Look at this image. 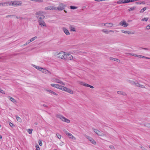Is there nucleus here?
<instances>
[{"label":"nucleus","instance_id":"56","mask_svg":"<svg viewBox=\"0 0 150 150\" xmlns=\"http://www.w3.org/2000/svg\"><path fill=\"white\" fill-rule=\"evenodd\" d=\"M140 147L142 149H144V148L142 146H140Z\"/></svg>","mask_w":150,"mask_h":150},{"label":"nucleus","instance_id":"18","mask_svg":"<svg viewBox=\"0 0 150 150\" xmlns=\"http://www.w3.org/2000/svg\"><path fill=\"white\" fill-rule=\"evenodd\" d=\"M63 30L64 33L67 35H68L70 34V33L68 30L66 28H63Z\"/></svg>","mask_w":150,"mask_h":150},{"label":"nucleus","instance_id":"57","mask_svg":"<svg viewBox=\"0 0 150 150\" xmlns=\"http://www.w3.org/2000/svg\"><path fill=\"white\" fill-rule=\"evenodd\" d=\"M114 31L113 30H110L109 31V32H114Z\"/></svg>","mask_w":150,"mask_h":150},{"label":"nucleus","instance_id":"49","mask_svg":"<svg viewBox=\"0 0 150 150\" xmlns=\"http://www.w3.org/2000/svg\"><path fill=\"white\" fill-rule=\"evenodd\" d=\"M109 147L111 149H113L114 148V146L112 145L110 146Z\"/></svg>","mask_w":150,"mask_h":150},{"label":"nucleus","instance_id":"55","mask_svg":"<svg viewBox=\"0 0 150 150\" xmlns=\"http://www.w3.org/2000/svg\"><path fill=\"white\" fill-rule=\"evenodd\" d=\"M63 144H64V143L63 142H62L61 143L59 144L61 146H62V145H63Z\"/></svg>","mask_w":150,"mask_h":150},{"label":"nucleus","instance_id":"12","mask_svg":"<svg viewBox=\"0 0 150 150\" xmlns=\"http://www.w3.org/2000/svg\"><path fill=\"white\" fill-rule=\"evenodd\" d=\"M64 91H66L68 93H69L71 94H73L74 93L73 91L71 89L68 88L67 87H64Z\"/></svg>","mask_w":150,"mask_h":150},{"label":"nucleus","instance_id":"23","mask_svg":"<svg viewBox=\"0 0 150 150\" xmlns=\"http://www.w3.org/2000/svg\"><path fill=\"white\" fill-rule=\"evenodd\" d=\"M8 2H5L4 3H0V6H6L8 5Z\"/></svg>","mask_w":150,"mask_h":150},{"label":"nucleus","instance_id":"20","mask_svg":"<svg viewBox=\"0 0 150 150\" xmlns=\"http://www.w3.org/2000/svg\"><path fill=\"white\" fill-rule=\"evenodd\" d=\"M138 0H124V3H128L130 2H132L137 1Z\"/></svg>","mask_w":150,"mask_h":150},{"label":"nucleus","instance_id":"13","mask_svg":"<svg viewBox=\"0 0 150 150\" xmlns=\"http://www.w3.org/2000/svg\"><path fill=\"white\" fill-rule=\"evenodd\" d=\"M56 8L55 7L51 6H48L45 8V10H56Z\"/></svg>","mask_w":150,"mask_h":150},{"label":"nucleus","instance_id":"64","mask_svg":"<svg viewBox=\"0 0 150 150\" xmlns=\"http://www.w3.org/2000/svg\"><path fill=\"white\" fill-rule=\"evenodd\" d=\"M149 147L150 148V146H149Z\"/></svg>","mask_w":150,"mask_h":150},{"label":"nucleus","instance_id":"47","mask_svg":"<svg viewBox=\"0 0 150 150\" xmlns=\"http://www.w3.org/2000/svg\"><path fill=\"white\" fill-rule=\"evenodd\" d=\"M39 144L40 146H42V141H39Z\"/></svg>","mask_w":150,"mask_h":150},{"label":"nucleus","instance_id":"8","mask_svg":"<svg viewBox=\"0 0 150 150\" xmlns=\"http://www.w3.org/2000/svg\"><path fill=\"white\" fill-rule=\"evenodd\" d=\"M40 71L42 72V73H44L46 74L50 75L51 74V73L49 71L44 68L42 67L41 70H40Z\"/></svg>","mask_w":150,"mask_h":150},{"label":"nucleus","instance_id":"3","mask_svg":"<svg viewBox=\"0 0 150 150\" xmlns=\"http://www.w3.org/2000/svg\"><path fill=\"white\" fill-rule=\"evenodd\" d=\"M9 5L11 4L15 6H21L22 3L21 1H13L11 2H8Z\"/></svg>","mask_w":150,"mask_h":150},{"label":"nucleus","instance_id":"39","mask_svg":"<svg viewBox=\"0 0 150 150\" xmlns=\"http://www.w3.org/2000/svg\"><path fill=\"white\" fill-rule=\"evenodd\" d=\"M136 4H144V2L143 1H139V2H137Z\"/></svg>","mask_w":150,"mask_h":150},{"label":"nucleus","instance_id":"58","mask_svg":"<svg viewBox=\"0 0 150 150\" xmlns=\"http://www.w3.org/2000/svg\"><path fill=\"white\" fill-rule=\"evenodd\" d=\"M90 87L91 88H94V87L93 86H91V85L90 86Z\"/></svg>","mask_w":150,"mask_h":150},{"label":"nucleus","instance_id":"30","mask_svg":"<svg viewBox=\"0 0 150 150\" xmlns=\"http://www.w3.org/2000/svg\"><path fill=\"white\" fill-rule=\"evenodd\" d=\"M69 28L70 30L71 31H76L75 28L72 26H70Z\"/></svg>","mask_w":150,"mask_h":150},{"label":"nucleus","instance_id":"22","mask_svg":"<svg viewBox=\"0 0 150 150\" xmlns=\"http://www.w3.org/2000/svg\"><path fill=\"white\" fill-rule=\"evenodd\" d=\"M8 98H9V99L13 103H15L16 102V100L14 98H13L11 97L10 96H8Z\"/></svg>","mask_w":150,"mask_h":150},{"label":"nucleus","instance_id":"32","mask_svg":"<svg viewBox=\"0 0 150 150\" xmlns=\"http://www.w3.org/2000/svg\"><path fill=\"white\" fill-rule=\"evenodd\" d=\"M37 38V36H35L31 39H30V41L31 42L36 39Z\"/></svg>","mask_w":150,"mask_h":150},{"label":"nucleus","instance_id":"45","mask_svg":"<svg viewBox=\"0 0 150 150\" xmlns=\"http://www.w3.org/2000/svg\"><path fill=\"white\" fill-rule=\"evenodd\" d=\"M16 18H17V19H20V20L23 19V18L21 17H18L17 16H16Z\"/></svg>","mask_w":150,"mask_h":150},{"label":"nucleus","instance_id":"36","mask_svg":"<svg viewBox=\"0 0 150 150\" xmlns=\"http://www.w3.org/2000/svg\"><path fill=\"white\" fill-rule=\"evenodd\" d=\"M70 9H75L77 8V7L76 6H70Z\"/></svg>","mask_w":150,"mask_h":150},{"label":"nucleus","instance_id":"1","mask_svg":"<svg viewBox=\"0 0 150 150\" xmlns=\"http://www.w3.org/2000/svg\"><path fill=\"white\" fill-rule=\"evenodd\" d=\"M127 81L132 85H134L137 87H140L142 88H145V86L142 85L140 84L138 82H135L134 81L130 80H127Z\"/></svg>","mask_w":150,"mask_h":150},{"label":"nucleus","instance_id":"61","mask_svg":"<svg viewBox=\"0 0 150 150\" xmlns=\"http://www.w3.org/2000/svg\"><path fill=\"white\" fill-rule=\"evenodd\" d=\"M2 138V137L1 135H0V139H1Z\"/></svg>","mask_w":150,"mask_h":150},{"label":"nucleus","instance_id":"50","mask_svg":"<svg viewBox=\"0 0 150 150\" xmlns=\"http://www.w3.org/2000/svg\"><path fill=\"white\" fill-rule=\"evenodd\" d=\"M132 56H134V57H137V56L138 55L135 54H132Z\"/></svg>","mask_w":150,"mask_h":150},{"label":"nucleus","instance_id":"14","mask_svg":"<svg viewBox=\"0 0 150 150\" xmlns=\"http://www.w3.org/2000/svg\"><path fill=\"white\" fill-rule=\"evenodd\" d=\"M66 135L68 136L70 138L72 139L75 140L76 139V138L74 137L69 132L66 133Z\"/></svg>","mask_w":150,"mask_h":150},{"label":"nucleus","instance_id":"44","mask_svg":"<svg viewBox=\"0 0 150 150\" xmlns=\"http://www.w3.org/2000/svg\"><path fill=\"white\" fill-rule=\"evenodd\" d=\"M148 20V18H144L143 19H142V21H147Z\"/></svg>","mask_w":150,"mask_h":150},{"label":"nucleus","instance_id":"48","mask_svg":"<svg viewBox=\"0 0 150 150\" xmlns=\"http://www.w3.org/2000/svg\"><path fill=\"white\" fill-rule=\"evenodd\" d=\"M146 28L148 30H149V29H150V25H147L146 26Z\"/></svg>","mask_w":150,"mask_h":150},{"label":"nucleus","instance_id":"9","mask_svg":"<svg viewBox=\"0 0 150 150\" xmlns=\"http://www.w3.org/2000/svg\"><path fill=\"white\" fill-rule=\"evenodd\" d=\"M86 137L88 139V140L91 142L93 144H96V141L94 140L91 137L86 136Z\"/></svg>","mask_w":150,"mask_h":150},{"label":"nucleus","instance_id":"26","mask_svg":"<svg viewBox=\"0 0 150 150\" xmlns=\"http://www.w3.org/2000/svg\"><path fill=\"white\" fill-rule=\"evenodd\" d=\"M16 118L17 119V120L20 122H22V120L21 118L18 117V116H16Z\"/></svg>","mask_w":150,"mask_h":150},{"label":"nucleus","instance_id":"37","mask_svg":"<svg viewBox=\"0 0 150 150\" xmlns=\"http://www.w3.org/2000/svg\"><path fill=\"white\" fill-rule=\"evenodd\" d=\"M32 131H33L32 129H29L28 130V132L29 134H31L32 133Z\"/></svg>","mask_w":150,"mask_h":150},{"label":"nucleus","instance_id":"42","mask_svg":"<svg viewBox=\"0 0 150 150\" xmlns=\"http://www.w3.org/2000/svg\"><path fill=\"white\" fill-rule=\"evenodd\" d=\"M51 85L54 87L56 88V84H51Z\"/></svg>","mask_w":150,"mask_h":150},{"label":"nucleus","instance_id":"31","mask_svg":"<svg viewBox=\"0 0 150 150\" xmlns=\"http://www.w3.org/2000/svg\"><path fill=\"white\" fill-rule=\"evenodd\" d=\"M117 4H124V0H119L118 1H117Z\"/></svg>","mask_w":150,"mask_h":150},{"label":"nucleus","instance_id":"51","mask_svg":"<svg viewBox=\"0 0 150 150\" xmlns=\"http://www.w3.org/2000/svg\"><path fill=\"white\" fill-rule=\"evenodd\" d=\"M0 92L2 93H4V91L2 90L0 88Z\"/></svg>","mask_w":150,"mask_h":150},{"label":"nucleus","instance_id":"54","mask_svg":"<svg viewBox=\"0 0 150 150\" xmlns=\"http://www.w3.org/2000/svg\"><path fill=\"white\" fill-rule=\"evenodd\" d=\"M142 55H138L137 57L139 58H141Z\"/></svg>","mask_w":150,"mask_h":150},{"label":"nucleus","instance_id":"63","mask_svg":"<svg viewBox=\"0 0 150 150\" xmlns=\"http://www.w3.org/2000/svg\"><path fill=\"white\" fill-rule=\"evenodd\" d=\"M40 2H42V0H40Z\"/></svg>","mask_w":150,"mask_h":150},{"label":"nucleus","instance_id":"28","mask_svg":"<svg viewBox=\"0 0 150 150\" xmlns=\"http://www.w3.org/2000/svg\"><path fill=\"white\" fill-rule=\"evenodd\" d=\"M136 6H133L132 7L130 8L128 10V11H133L134 10H135L136 9Z\"/></svg>","mask_w":150,"mask_h":150},{"label":"nucleus","instance_id":"15","mask_svg":"<svg viewBox=\"0 0 150 150\" xmlns=\"http://www.w3.org/2000/svg\"><path fill=\"white\" fill-rule=\"evenodd\" d=\"M104 25L107 27L110 28L112 27L113 26V24L111 23H104Z\"/></svg>","mask_w":150,"mask_h":150},{"label":"nucleus","instance_id":"60","mask_svg":"<svg viewBox=\"0 0 150 150\" xmlns=\"http://www.w3.org/2000/svg\"><path fill=\"white\" fill-rule=\"evenodd\" d=\"M28 45V44H27V43L26 42V43H25V44H24L23 45V46H26V45Z\"/></svg>","mask_w":150,"mask_h":150},{"label":"nucleus","instance_id":"2","mask_svg":"<svg viewBox=\"0 0 150 150\" xmlns=\"http://www.w3.org/2000/svg\"><path fill=\"white\" fill-rule=\"evenodd\" d=\"M57 117L59 119L62 121L67 123H69L70 122V120L64 117L62 115H57Z\"/></svg>","mask_w":150,"mask_h":150},{"label":"nucleus","instance_id":"16","mask_svg":"<svg viewBox=\"0 0 150 150\" xmlns=\"http://www.w3.org/2000/svg\"><path fill=\"white\" fill-rule=\"evenodd\" d=\"M45 91L49 92L50 94H51L52 95L53 94L54 95H56V93L55 92L51 90H48L46 88L45 89Z\"/></svg>","mask_w":150,"mask_h":150},{"label":"nucleus","instance_id":"11","mask_svg":"<svg viewBox=\"0 0 150 150\" xmlns=\"http://www.w3.org/2000/svg\"><path fill=\"white\" fill-rule=\"evenodd\" d=\"M64 5L62 4H60L58 7H57V9L59 11L62 10L64 9Z\"/></svg>","mask_w":150,"mask_h":150},{"label":"nucleus","instance_id":"5","mask_svg":"<svg viewBox=\"0 0 150 150\" xmlns=\"http://www.w3.org/2000/svg\"><path fill=\"white\" fill-rule=\"evenodd\" d=\"M93 129L94 132L99 136L103 137L105 135L103 132L102 131H100L98 130L94 129Z\"/></svg>","mask_w":150,"mask_h":150},{"label":"nucleus","instance_id":"59","mask_svg":"<svg viewBox=\"0 0 150 150\" xmlns=\"http://www.w3.org/2000/svg\"><path fill=\"white\" fill-rule=\"evenodd\" d=\"M42 106L44 107H46L47 106V105L45 104L42 105Z\"/></svg>","mask_w":150,"mask_h":150},{"label":"nucleus","instance_id":"6","mask_svg":"<svg viewBox=\"0 0 150 150\" xmlns=\"http://www.w3.org/2000/svg\"><path fill=\"white\" fill-rule=\"evenodd\" d=\"M38 22L39 23V25L40 26L42 27H46V25L44 21L41 20H38Z\"/></svg>","mask_w":150,"mask_h":150},{"label":"nucleus","instance_id":"17","mask_svg":"<svg viewBox=\"0 0 150 150\" xmlns=\"http://www.w3.org/2000/svg\"><path fill=\"white\" fill-rule=\"evenodd\" d=\"M65 87L63 86L62 85L57 84V88L61 90L64 91Z\"/></svg>","mask_w":150,"mask_h":150},{"label":"nucleus","instance_id":"52","mask_svg":"<svg viewBox=\"0 0 150 150\" xmlns=\"http://www.w3.org/2000/svg\"><path fill=\"white\" fill-rule=\"evenodd\" d=\"M31 42L30 41V40H29L26 42V43L28 44Z\"/></svg>","mask_w":150,"mask_h":150},{"label":"nucleus","instance_id":"62","mask_svg":"<svg viewBox=\"0 0 150 150\" xmlns=\"http://www.w3.org/2000/svg\"><path fill=\"white\" fill-rule=\"evenodd\" d=\"M35 125H37V122L35 123Z\"/></svg>","mask_w":150,"mask_h":150},{"label":"nucleus","instance_id":"27","mask_svg":"<svg viewBox=\"0 0 150 150\" xmlns=\"http://www.w3.org/2000/svg\"><path fill=\"white\" fill-rule=\"evenodd\" d=\"M122 32L123 33H125V34H130L131 33H130L129 31H125L124 30H122Z\"/></svg>","mask_w":150,"mask_h":150},{"label":"nucleus","instance_id":"38","mask_svg":"<svg viewBox=\"0 0 150 150\" xmlns=\"http://www.w3.org/2000/svg\"><path fill=\"white\" fill-rule=\"evenodd\" d=\"M9 125L11 127H13L14 126V125L11 122H10L9 123Z\"/></svg>","mask_w":150,"mask_h":150},{"label":"nucleus","instance_id":"24","mask_svg":"<svg viewBox=\"0 0 150 150\" xmlns=\"http://www.w3.org/2000/svg\"><path fill=\"white\" fill-rule=\"evenodd\" d=\"M57 83H59L63 85H65V83H64L62 81H60V80L58 79L57 78Z\"/></svg>","mask_w":150,"mask_h":150},{"label":"nucleus","instance_id":"41","mask_svg":"<svg viewBox=\"0 0 150 150\" xmlns=\"http://www.w3.org/2000/svg\"><path fill=\"white\" fill-rule=\"evenodd\" d=\"M57 137L59 139H60L61 138V136L59 134H57Z\"/></svg>","mask_w":150,"mask_h":150},{"label":"nucleus","instance_id":"46","mask_svg":"<svg viewBox=\"0 0 150 150\" xmlns=\"http://www.w3.org/2000/svg\"><path fill=\"white\" fill-rule=\"evenodd\" d=\"M36 148L37 150H40V148L38 145L36 146Z\"/></svg>","mask_w":150,"mask_h":150},{"label":"nucleus","instance_id":"40","mask_svg":"<svg viewBox=\"0 0 150 150\" xmlns=\"http://www.w3.org/2000/svg\"><path fill=\"white\" fill-rule=\"evenodd\" d=\"M15 16L14 15H8L6 16V18H8V17H11L12 16Z\"/></svg>","mask_w":150,"mask_h":150},{"label":"nucleus","instance_id":"33","mask_svg":"<svg viewBox=\"0 0 150 150\" xmlns=\"http://www.w3.org/2000/svg\"><path fill=\"white\" fill-rule=\"evenodd\" d=\"M110 59L111 60H114L116 61H117L118 60H119L118 59H117L114 58L113 57H110Z\"/></svg>","mask_w":150,"mask_h":150},{"label":"nucleus","instance_id":"21","mask_svg":"<svg viewBox=\"0 0 150 150\" xmlns=\"http://www.w3.org/2000/svg\"><path fill=\"white\" fill-rule=\"evenodd\" d=\"M32 66L34 68H35L37 69L40 71L42 67L38 66H37L35 65L32 64Z\"/></svg>","mask_w":150,"mask_h":150},{"label":"nucleus","instance_id":"25","mask_svg":"<svg viewBox=\"0 0 150 150\" xmlns=\"http://www.w3.org/2000/svg\"><path fill=\"white\" fill-rule=\"evenodd\" d=\"M80 84L81 85H83V86H87V87H90V85L89 84H87L85 83H84L83 82H81V83Z\"/></svg>","mask_w":150,"mask_h":150},{"label":"nucleus","instance_id":"7","mask_svg":"<svg viewBox=\"0 0 150 150\" xmlns=\"http://www.w3.org/2000/svg\"><path fill=\"white\" fill-rule=\"evenodd\" d=\"M65 52H61L58 54L57 57L58 58L64 59Z\"/></svg>","mask_w":150,"mask_h":150},{"label":"nucleus","instance_id":"4","mask_svg":"<svg viewBox=\"0 0 150 150\" xmlns=\"http://www.w3.org/2000/svg\"><path fill=\"white\" fill-rule=\"evenodd\" d=\"M64 57V59L66 60H71L73 58V57L71 54L65 52Z\"/></svg>","mask_w":150,"mask_h":150},{"label":"nucleus","instance_id":"29","mask_svg":"<svg viewBox=\"0 0 150 150\" xmlns=\"http://www.w3.org/2000/svg\"><path fill=\"white\" fill-rule=\"evenodd\" d=\"M117 93L118 94L122 95L123 96H125L126 95V93L125 92L121 91H117Z\"/></svg>","mask_w":150,"mask_h":150},{"label":"nucleus","instance_id":"10","mask_svg":"<svg viewBox=\"0 0 150 150\" xmlns=\"http://www.w3.org/2000/svg\"><path fill=\"white\" fill-rule=\"evenodd\" d=\"M119 24L120 25L123 26L124 27H127L128 25V24L126 23V21H121L119 23Z\"/></svg>","mask_w":150,"mask_h":150},{"label":"nucleus","instance_id":"43","mask_svg":"<svg viewBox=\"0 0 150 150\" xmlns=\"http://www.w3.org/2000/svg\"><path fill=\"white\" fill-rule=\"evenodd\" d=\"M141 58H146L147 59H150V58L148 57H146L143 56H142Z\"/></svg>","mask_w":150,"mask_h":150},{"label":"nucleus","instance_id":"34","mask_svg":"<svg viewBox=\"0 0 150 150\" xmlns=\"http://www.w3.org/2000/svg\"><path fill=\"white\" fill-rule=\"evenodd\" d=\"M146 9V7H144L140 11V13H143V12L144 11H145Z\"/></svg>","mask_w":150,"mask_h":150},{"label":"nucleus","instance_id":"19","mask_svg":"<svg viewBox=\"0 0 150 150\" xmlns=\"http://www.w3.org/2000/svg\"><path fill=\"white\" fill-rule=\"evenodd\" d=\"M37 18L38 20H42L45 18V16L44 15H40L37 16Z\"/></svg>","mask_w":150,"mask_h":150},{"label":"nucleus","instance_id":"35","mask_svg":"<svg viewBox=\"0 0 150 150\" xmlns=\"http://www.w3.org/2000/svg\"><path fill=\"white\" fill-rule=\"evenodd\" d=\"M102 31L106 34H108L109 33V31L106 29H103L102 30Z\"/></svg>","mask_w":150,"mask_h":150},{"label":"nucleus","instance_id":"53","mask_svg":"<svg viewBox=\"0 0 150 150\" xmlns=\"http://www.w3.org/2000/svg\"><path fill=\"white\" fill-rule=\"evenodd\" d=\"M140 48H141L142 49H144V50H148V49H147V48H143V47H141Z\"/></svg>","mask_w":150,"mask_h":150}]
</instances>
